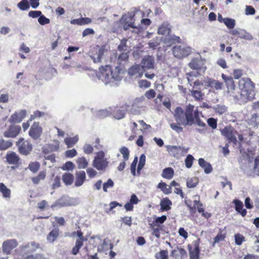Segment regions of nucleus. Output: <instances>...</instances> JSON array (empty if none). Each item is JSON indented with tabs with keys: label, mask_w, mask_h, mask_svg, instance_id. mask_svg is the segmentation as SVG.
<instances>
[{
	"label": "nucleus",
	"mask_w": 259,
	"mask_h": 259,
	"mask_svg": "<svg viewBox=\"0 0 259 259\" xmlns=\"http://www.w3.org/2000/svg\"><path fill=\"white\" fill-rule=\"evenodd\" d=\"M123 71L118 67L112 69L109 65L99 68L96 75L97 78L105 84L116 83L123 77Z\"/></svg>",
	"instance_id": "nucleus-1"
},
{
	"label": "nucleus",
	"mask_w": 259,
	"mask_h": 259,
	"mask_svg": "<svg viewBox=\"0 0 259 259\" xmlns=\"http://www.w3.org/2000/svg\"><path fill=\"white\" fill-rule=\"evenodd\" d=\"M194 106L189 105L186 110L184 111L181 107H177L174 112L176 121L182 125H191L194 123L193 115Z\"/></svg>",
	"instance_id": "nucleus-2"
},
{
	"label": "nucleus",
	"mask_w": 259,
	"mask_h": 259,
	"mask_svg": "<svg viewBox=\"0 0 259 259\" xmlns=\"http://www.w3.org/2000/svg\"><path fill=\"white\" fill-rule=\"evenodd\" d=\"M138 14V12H137L136 14L134 15V17H132L131 15H123L120 20V25L118 26L119 27H120L121 25L123 27L124 30H126L129 29L130 28H134L136 30H133L132 32L135 31L136 33H138L140 31L141 29L143 27V26H146L149 25L151 22L149 19H142L141 20V23L142 26H136L135 23L136 21V16Z\"/></svg>",
	"instance_id": "nucleus-3"
},
{
	"label": "nucleus",
	"mask_w": 259,
	"mask_h": 259,
	"mask_svg": "<svg viewBox=\"0 0 259 259\" xmlns=\"http://www.w3.org/2000/svg\"><path fill=\"white\" fill-rule=\"evenodd\" d=\"M239 87L241 91L240 96L243 100H251L253 99L254 86L249 78H241L239 81Z\"/></svg>",
	"instance_id": "nucleus-4"
},
{
	"label": "nucleus",
	"mask_w": 259,
	"mask_h": 259,
	"mask_svg": "<svg viewBox=\"0 0 259 259\" xmlns=\"http://www.w3.org/2000/svg\"><path fill=\"white\" fill-rule=\"evenodd\" d=\"M172 54L178 59H183L191 54L192 48L185 44L178 45L172 49Z\"/></svg>",
	"instance_id": "nucleus-5"
},
{
	"label": "nucleus",
	"mask_w": 259,
	"mask_h": 259,
	"mask_svg": "<svg viewBox=\"0 0 259 259\" xmlns=\"http://www.w3.org/2000/svg\"><path fill=\"white\" fill-rule=\"evenodd\" d=\"M108 161L105 157V153L99 151L96 155L93 161V165L99 170H104L108 166Z\"/></svg>",
	"instance_id": "nucleus-6"
},
{
	"label": "nucleus",
	"mask_w": 259,
	"mask_h": 259,
	"mask_svg": "<svg viewBox=\"0 0 259 259\" xmlns=\"http://www.w3.org/2000/svg\"><path fill=\"white\" fill-rule=\"evenodd\" d=\"M168 152L174 157L178 158L187 153L189 148L177 146H168L167 147Z\"/></svg>",
	"instance_id": "nucleus-7"
},
{
	"label": "nucleus",
	"mask_w": 259,
	"mask_h": 259,
	"mask_svg": "<svg viewBox=\"0 0 259 259\" xmlns=\"http://www.w3.org/2000/svg\"><path fill=\"white\" fill-rule=\"evenodd\" d=\"M190 67L194 70L196 74H201L204 72L206 70V66H204L203 62L198 59H194L189 63Z\"/></svg>",
	"instance_id": "nucleus-8"
},
{
	"label": "nucleus",
	"mask_w": 259,
	"mask_h": 259,
	"mask_svg": "<svg viewBox=\"0 0 259 259\" xmlns=\"http://www.w3.org/2000/svg\"><path fill=\"white\" fill-rule=\"evenodd\" d=\"M19 152L24 155L28 154L32 150V145L28 141H24L23 138H20L16 142Z\"/></svg>",
	"instance_id": "nucleus-9"
},
{
	"label": "nucleus",
	"mask_w": 259,
	"mask_h": 259,
	"mask_svg": "<svg viewBox=\"0 0 259 259\" xmlns=\"http://www.w3.org/2000/svg\"><path fill=\"white\" fill-rule=\"evenodd\" d=\"M42 133V128L39 122H34L29 131V136L34 140L38 139Z\"/></svg>",
	"instance_id": "nucleus-10"
},
{
	"label": "nucleus",
	"mask_w": 259,
	"mask_h": 259,
	"mask_svg": "<svg viewBox=\"0 0 259 259\" xmlns=\"http://www.w3.org/2000/svg\"><path fill=\"white\" fill-rule=\"evenodd\" d=\"M26 114L27 111L25 109L17 111L11 115L9 121L13 123H20L26 117Z\"/></svg>",
	"instance_id": "nucleus-11"
},
{
	"label": "nucleus",
	"mask_w": 259,
	"mask_h": 259,
	"mask_svg": "<svg viewBox=\"0 0 259 259\" xmlns=\"http://www.w3.org/2000/svg\"><path fill=\"white\" fill-rule=\"evenodd\" d=\"M155 60L151 56L144 57L141 62V66L143 71L154 69L155 66Z\"/></svg>",
	"instance_id": "nucleus-12"
},
{
	"label": "nucleus",
	"mask_w": 259,
	"mask_h": 259,
	"mask_svg": "<svg viewBox=\"0 0 259 259\" xmlns=\"http://www.w3.org/2000/svg\"><path fill=\"white\" fill-rule=\"evenodd\" d=\"M21 127L19 125H11L4 133V136L6 138H14L20 133Z\"/></svg>",
	"instance_id": "nucleus-13"
},
{
	"label": "nucleus",
	"mask_w": 259,
	"mask_h": 259,
	"mask_svg": "<svg viewBox=\"0 0 259 259\" xmlns=\"http://www.w3.org/2000/svg\"><path fill=\"white\" fill-rule=\"evenodd\" d=\"M18 245L17 242L15 239H9L4 241L3 243V251L4 253L8 254L11 253L12 249Z\"/></svg>",
	"instance_id": "nucleus-14"
},
{
	"label": "nucleus",
	"mask_w": 259,
	"mask_h": 259,
	"mask_svg": "<svg viewBox=\"0 0 259 259\" xmlns=\"http://www.w3.org/2000/svg\"><path fill=\"white\" fill-rule=\"evenodd\" d=\"M144 71L138 64H135L131 66L128 70V74L131 76L134 77H142Z\"/></svg>",
	"instance_id": "nucleus-15"
},
{
	"label": "nucleus",
	"mask_w": 259,
	"mask_h": 259,
	"mask_svg": "<svg viewBox=\"0 0 259 259\" xmlns=\"http://www.w3.org/2000/svg\"><path fill=\"white\" fill-rule=\"evenodd\" d=\"M221 134L225 136L229 142L235 143L236 138L233 129L231 127H226L221 131Z\"/></svg>",
	"instance_id": "nucleus-16"
},
{
	"label": "nucleus",
	"mask_w": 259,
	"mask_h": 259,
	"mask_svg": "<svg viewBox=\"0 0 259 259\" xmlns=\"http://www.w3.org/2000/svg\"><path fill=\"white\" fill-rule=\"evenodd\" d=\"M198 74L195 71H192L187 74L188 82L191 85H193V89H199V87L203 86V83L199 80L193 81L192 77L196 76Z\"/></svg>",
	"instance_id": "nucleus-17"
},
{
	"label": "nucleus",
	"mask_w": 259,
	"mask_h": 259,
	"mask_svg": "<svg viewBox=\"0 0 259 259\" xmlns=\"http://www.w3.org/2000/svg\"><path fill=\"white\" fill-rule=\"evenodd\" d=\"M222 77L224 80L227 88V92L229 93L231 91L234 90L235 85L233 78L230 76H227L224 74H222Z\"/></svg>",
	"instance_id": "nucleus-18"
},
{
	"label": "nucleus",
	"mask_w": 259,
	"mask_h": 259,
	"mask_svg": "<svg viewBox=\"0 0 259 259\" xmlns=\"http://www.w3.org/2000/svg\"><path fill=\"white\" fill-rule=\"evenodd\" d=\"M205 83L207 87H209L211 89H213L216 90H221L223 87V83L220 81L217 80L212 79L209 78L206 79Z\"/></svg>",
	"instance_id": "nucleus-19"
},
{
	"label": "nucleus",
	"mask_w": 259,
	"mask_h": 259,
	"mask_svg": "<svg viewBox=\"0 0 259 259\" xmlns=\"http://www.w3.org/2000/svg\"><path fill=\"white\" fill-rule=\"evenodd\" d=\"M39 247L38 244L34 242H31V243H28L25 245L21 247V251L23 252L26 253H31Z\"/></svg>",
	"instance_id": "nucleus-20"
},
{
	"label": "nucleus",
	"mask_w": 259,
	"mask_h": 259,
	"mask_svg": "<svg viewBox=\"0 0 259 259\" xmlns=\"http://www.w3.org/2000/svg\"><path fill=\"white\" fill-rule=\"evenodd\" d=\"M187 253L186 250L181 247H177L172 250L171 255L175 259H182L186 256Z\"/></svg>",
	"instance_id": "nucleus-21"
},
{
	"label": "nucleus",
	"mask_w": 259,
	"mask_h": 259,
	"mask_svg": "<svg viewBox=\"0 0 259 259\" xmlns=\"http://www.w3.org/2000/svg\"><path fill=\"white\" fill-rule=\"evenodd\" d=\"M19 157L13 151L8 152L6 155L7 161L10 164H16L19 161Z\"/></svg>",
	"instance_id": "nucleus-22"
},
{
	"label": "nucleus",
	"mask_w": 259,
	"mask_h": 259,
	"mask_svg": "<svg viewBox=\"0 0 259 259\" xmlns=\"http://www.w3.org/2000/svg\"><path fill=\"white\" fill-rule=\"evenodd\" d=\"M86 179L85 173L84 171H79L76 173L75 185L76 187L81 186Z\"/></svg>",
	"instance_id": "nucleus-23"
},
{
	"label": "nucleus",
	"mask_w": 259,
	"mask_h": 259,
	"mask_svg": "<svg viewBox=\"0 0 259 259\" xmlns=\"http://www.w3.org/2000/svg\"><path fill=\"white\" fill-rule=\"evenodd\" d=\"M199 165L204 169L205 173L208 174L212 171V168L210 164L206 162L203 158H199Z\"/></svg>",
	"instance_id": "nucleus-24"
},
{
	"label": "nucleus",
	"mask_w": 259,
	"mask_h": 259,
	"mask_svg": "<svg viewBox=\"0 0 259 259\" xmlns=\"http://www.w3.org/2000/svg\"><path fill=\"white\" fill-rule=\"evenodd\" d=\"M0 192L2 193L4 198L9 199L11 198V190L8 188L3 183H0Z\"/></svg>",
	"instance_id": "nucleus-25"
},
{
	"label": "nucleus",
	"mask_w": 259,
	"mask_h": 259,
	"mask_svg": "<svg viewBox=\"0 0 259 259\" xmlns=\"http://www.w3.org/2000/svg\"><path fill=\"white\" fill-rule=\"evenodd\" d=\"M233 202L235 205V210L240 213L242 217H244L246 214L247 211L245 209H243L242 202L237 199L234 200Z\"/></svg>",
	"instance_id": "nucleus-26"
},
{
	"label": "nucleus",
	"mask_w": 259,
	"mask_h": 259,
	"mask_svg": "<svg viewBox=\"0 0 259 259\" xmlns=\"http://www.w3.org/2000/svg\"><path fill=\"white\" fill-rule=\"evenodd\" d=\"M170 29L169 24L163 23L158 29V33L161 35H167L169 33Z\"/></svg>",
	"instance_id": "nucleus-27"
},
{
	"label": "nucleus",
	"mask_w": 259,
	"mask_h": 259,
	"mask_svg": "<svg viewBox=\"0 0 259 259\" xmlns=\"http://www.w3.org/2000/svg\"><path fill=\"white\" fill-rule=\"evenodd\" d=\"M79 140L78 136L76 135L73 137H67L64 139V142L68 148L72 147L77 143Z\"/></svg>",
	"instance_id": "nucleus-28"
},
{
	"label": "nucleus",
	"mask_w": 259,
	"mask_h": 259,
	"mask_svg": "<svg viewBox=\"0 0 259 259\" xmlns=\"http://www.w3.org/2000/svg\"><path fill=\"white\" fill-rule=\"evenodd\" d=\"M171 204V201L168 198H164L161 200L160 203L161 209L162 211L168 210L170 209Z\"/></svg>",
	"instance_id": "nucleus-29"
},
{
	"label": "nucleus",
	"mask_w": 259,
	"mask_h": 259,
	"mask_svg": "<svg viewBox=\"0 0 259 259\" xmlns=\"http://www.w3.org/2000/svg\"><path fill=\"white\" fill-rule=\"evenodd\" d=\"M150 227L152 230V234L157 238L160 237V231L162 229V226L159 225H156L154 223H150Z\"/></svg>",
	"instance_id": "nucleus-30"
},
{
	"label": "nucleus",
	"mask_w": 259,
	"mask_h": 259,
	"mask_svg": "<svg viewBox=\"0 0 259 259\" xmlns=\"http://www.w3.org/2000/svg\"><path fill=\"white\" fill-rule=\"evenodd\" d=\"M127 107L126 106H124L121 107V109H118L114 114V117L117 119H121L123 118L126 112Z\"/></svg>",
	"instance_id": "nucleus-31"
},
{
	"label": "nucleus",
	"mask_w": 259,
	"mask_h": 259,
	"mask_svg": "<svg viewBox=\"0 0 259 259\" xmlns=\"http://www.w3.org/2000/svg\"><path fill=\"white\" fill-rule=\"evenodd\" d=\"M73 180L74 177L70 173L66 172L62 176V180L66 185H70L73 183Z\"/></svg>",
	"instance_id": "nucleus-32"
},
{
	"label": "nucleus",
	"mask_w": 259,
	"mask_h": 259,
	"mask_svg": "<svg viewBox=\"0 0 259 259\" xmlns=\"http://www.w3.org/2000/svg\"><path fill=\"white\" fill-rule=\"evenodd\" d=\"M174 175V171L171 167H167L164 169L162 171V177L166 179H171Z\"/></svg>",
	"instance_id": "nucleus-33"
},
{
	"label": "nucleus",
	"mask_w": 259,
	"mask_h": 259,
	"mask_svg": "<svg viewBox=\"0 0 259 259\" xmlns=\"http://www.w3.org/2000/svg\"><path fill=\"white\" fill-rule=\"evenodd\" d=\"M157 188H159L165 194H169L171 192V187L166 183L160 182L158 184Z\"/></svg>",
	"instance_id": "nucleus-34"
},
{
	"label": "nucleus",
	"mask_w": 259,
	"mask_h": 259,
	"mask_svg": "<svg viewBox=\"0 0 259 259\" xmlns=\"http://www.w3.org/2000/svg\"><path fill=\"white\" fill-rule=\"evenodd\" d=\"M199 254V248L198 243H195V247L190 251V259H198Z\"/></svg>",
	"instance_id": "nucleus-35"
},
{
	"label": "nucleus",
	"mask_w": 259,
	"mask_h": 259,
	"mask_svg": "<svg viewBox=\"0 0 259 259\" xmlns=\"http://www.w3.org/2000/svg\"><path fill=\"white\" fill-rule=\"evenodd\" d=\"M76 162L79 169H84L87 167L88 165V162L83 157H78L76 160Z\"/></svg>",
	"instance_id": "nucleus-36"
},
{
	"label": "nucleus",
	"mask_w": 259,
	"mask_h": 259,
	"mask_svg": "<svg viewBox=\"0 0 259 259\" xmlns=\"http://www.w3.org/2000/svg\"><path fill=\"white\" fill-rule=\"evenodd\" d=\"M12 145L13 144L10 141L0 139V150H6L11 147Z\"/></svg>",
	"instance_id": "nucleus-37"
},
{
	"label": "nucleus",
	"mask_w": 259,
	"mask_h": 259,
	"mask_svg": "<svg viewBox=\"0 0 259 259\" xmlns=\"http://www.w3.org/2000/svg\"><path fill=\"white\" fill-rule=\"evenodd\" d=\"M59 235V229L55 228L53 229L48 235V240L51 242H53Z\"/></svg>",
	"instance_id": "nucleus-38"
},
{
	"label": "nucleus",
	"mask_w": 259,
	"mask_h": 259,
	"mask_svg": "<svg viewBox=\"0 0 259 259\" xmlns=\"http://www.w3.org/2000/svg\"><path fill=\"white\" fill-rule=\"evenodd\" d=\"M17 7L21 11H26L30 8V4L28 0H22L17 4Z\"/></svg>",
	"instance_id": "nucleus-39"
},
{
	"label": "nucleus",
	"mask_w": 259,
	"mask_h": 259,
	"mask_svg": "<svg viewBox=\"0 0 259 259\" xmlns=\"http://www.w3.org/2000/svg\"><path fill=\"white\" fill-rule=\"evenodd\" d=\"M238 35L240 38L245 39L246 40H251L253 38L252 36L244 29H240L238 32Z\"/></svg>",
	"instance_id": "nucleus-40"
},
{
	"label": "nucleus",
	"mask_w": 259,
	"mask_h": 259,
	"mask_svg": "<svg viewBox=\"0 0 259 259\" xmlns=\"http://www.w3.org/2000/svg\"><path fill=\"white\" fill-rule=\"evenodd\" d=\"M191 95L196 100H200L203 99L204 94L198 89H192L191 91Z\"/></svg>",
	"instance_id": "nucleus-41"
},
{
	"label": "nucleus",
	"mask_w": 259,
	"mask_h": 259,
	"mask_svg": "<svg viewBox=\"0 0 259 259\" xmlns=\"http://www.w3.org/2000/svg\"><path fill=\"white\" fill-rule=\"evenodd\" d=\"M198 183V179L196 177L188 178L187 181V186L188 188L195 187Z\"/></svg>",
	"instance_id": "nucleus-42"
},
{
	"label": "nucleus",
	"mask_w": 259,
	"mask_h": 259,
	"mask_svg": "<svg viewBox=\"0 0 259 259\" xmlns=\"http://www.w3.org/2000/svg\"><path fill=\"white\" fill-rule=\"evenodd\" d=\"M156 259H168V251L166 250H162L156 253L155 255Z\"/></svg>",
	"instance_id": "nucleus-43"
},
{
	"label": "nucleus",
	"mask_w": 259,
	"mask_h": 259,
	"mask_svg": "<svg viewBox=\"0 0 259 259\" xmlns=\"http://www.w3.org/2000/svg\"><path fill=\"white\" fill-rule=\"evenodd\" d=\"M75 167V165L71 161H67L64 163L61 168L63 170L72 171Z\"/></svg>",
	"instance_id": "nucleus-44"
},
{
	"label": "nucleus",
	"mask_w": 259,
	"mask_h": 259,
	"mask_svg": "<svg viewBox=\"0 0 259 259\" xmlns=\"http://www.w3.org/2000/svg\"><path fill=\"white\" fill-rule=\"evenodd\" d=\"M83 242H81L79 240H76L75 246L73 247L72 249V253L73 255L77 254L80 248L82 246Z\"/></svg>",
	"instance_id": "nucleus-45"
},
{
	"label": "nucleus",
	"mask_w": 259,
	"mask_h": 259,
	"mask_svg": "<svg viewBox=\"0 0 259 259\" xmlns=\"http://www.w3.org/2000/svg\"><path fill=\"white\" fill-rule=\"evenodd\" d=\"M146 162V156L143 154L140 157L139 162L138 165L137 171L140 172L141 170L143 168Z\"/></svg>",
	"instance_id": "nucleus-46"
},
{
	"label": "nucleus",
	"mask_w": 259,
	"mask_h": 259,
	"mask_svg": "<svg viewBox=\"0 0 259 259\" xmlns=\"http://www.w3.org/2000/svg\"><path fill=\"white\" fill-rule=\"evenodd\" d=\"M46 177V172L44 171H40L39 175L32 179V182L35 184H37L41 180H44Z\"/></svg>",
	"instance_id": "nucleus-47"
},
{
	"label": "nucleus",
	"mask_w": 259,
	"mask_h": 259,
	"mask_svg": "<svg viewBox=\"0 0 259 259\" xmlns=\"http://www.w3.org/2000/svg\"><path fill=\"white\" fill-rule=\"evenodd\" d=\"M194 120H195L197 125L200 127H204L205 126V123L201 121L199 117V113L197 110H196L194 112V115L193 116Z\"/></svg>",
	"instance_id": "nucleus-48"
},
{
	"label": "nucleus",
	"mask_w": 259,
	"mask_h": 259,
	"mask_svg": "<svg viewBox=\"0 0 259 259\" xmlns=\"http://www.w3.org/2000/svg\"><path fill=\"white\" fill-rule=\"evenodd\" d=\"M120 153L122 155L124 161L128 160L130 155L128 149L125 147H122L119 149Z\"/></svg>",
	"instance_id": "nucleus-49"
},
{
	"label": "nucleus",
	"mask_w": 259,
	"mask_h": 259,
	"mask_svg": "<svg viewBox=\"0 0 259 259\" xmlns=\"http://www.w3.org/2000/svg\"><path fill=\"white\" fill-rule=\"evenodd\" d=\"M225 234L223 233L222 231L219 232L214 238V241L212 243V246H214L215 244L219 243L221 241H223L225 239Z\"/></svg>",
	"instance_id": "nucleus-50"
},
{
	"label": "nucleus",
	"mask_w": 259,
	"mask_h": 259,
	"mask_svg": "<svg viewBox=\"0 0 259 259\" xmlns=\"http://www.w3.org/2000/svg\"><path fill=\"white\" fill-rule=\"evenodd\" d=\"M104 53V49L100 48L98 51L97 56L92 57L95 63L100 62L101 61L102 57Z\"/></svg>",
	"instance_id": "nucleus-51"
},
{
	"label": "nucleus",
	"mask_w": 259,
	"mask_h": 259,
	"mask_svg": "<svg viewBox=\"0 0 259 259\" xmlns=\"http://www.w3.org/2000/svg\"><path fill=\"white\" fill-rule=\"evenodd\" d=\"M224 23L229 29H232L235 25V21L233 19L225 18V20Z\"/></svg>",
	"instance_id": "nucleus-52"
},
{
	"label": "nucleus",
	"mask_w": 259,
	"mask_h": 259,
	"mask_svg": "<svg viewBox=\"0 0 259 259\" xmlns=\"http://www.w3.org/2000/svg\"><path fill=\"white\" fill-rule=\"evenodd\" d=\"M45 115V113L43 112H41L38 110L35 111L33 112V113L30 115L29 118V120L32 121V120L43 117Z\"/></svg>",
	"instance_id": "nucleus-53"
},
{
	"label": "nucleus",
	"mask_w": 259,
	"mask_h": 259,
	"mask_svg": "<svg viewBox=\"0 0 259 259\" xmlns=\"http://www.w3.org/2000/svg\"><path fill=\"white\" fill-rule=\"evenodd\" d=\"M72 236L73 237H77L78 238L76 239V240H79L81 241V242H83V241H86L87 239H85L83 236V234L80 231H77L76 232H74L72 233Z\"/></svg>",
	"instance_id": "nucleus-54"
},
{
	"label": "nucleus",
	"mask_w": 259,
	"mask_h": 259,
	"mask_svg": "<svg viewBox=\"0 0 259 259\" xmlns=\"http://www.w3.org/2000/svg\"><path fill=\"white\" fill-rule=\"evenodd\" d=\"M194 159V158L192 155H191L190 154H189L187 155V156L186 157V158L185 160L186 166L187 168H189L191 167Z\"/></svg>",
	"instance_id": "nucleus-55"
},
{
	"label": "nucleus",
	"mask_w": 259,
	"mask_h": 259,
	"mask_svg": "<svg viewBox=\"0 0 259 259\" xmlns=\"http://www.w3.org/2000/svg\"><path fill=\"white\" fill-rule=\"evenodd\" d=\"M38 22L40 25H45L49 24L50 23V20L41 14L39 18H38Z\"/></svg>",
	"instance_id": "nucleus-56"
},
{
	"label": "nucleus",
	"mask_w": 259,
	"mask_h": 259,
	"mask_svg": "<svg viewBox=\"0 0 259 259\" xmlns=\"http://www.w3.org/2000/svg\"><path fill=\"white\" fill-rule=\"evenodd\" d=\"M39 166L40 165L38 162H33L29 164L28 167L31 171L35 172L38 170Z\"/></svg>",
	"instance_id": "nucleus-57"
},
{
	"label": "nucleus",
	"mask_w": 259,
	"mask_h": 259,
	"mask_svg": "<svg viewBox=\"0 0 259 259\" xmlns=\"http://www.w3.org/2000/svg\"><path fill=\"white\" fill-rule=\"evenodd\" d=\"M214 110L216 113H218L220 115L223 114L225 113L227 111V108L225 106L223 105H217L214 107Z\"/></svg>",
	"instance_id": "nucleus-58"
},
{
	"label": "nucleus",
	"mask_w": 259,
	"mask_h": 259,
	"mask_svg": "<svg viewBox=\"0 0 259 259\" xmlns=\"http://www.w3.org/2000/svg\"><path fill=\"white\" fill-rule=\"evenodd\" d=\"M181 124L177 123H172L170 124V128L178 133L183 131V128L180 126Z\"/></svg>",
	"instance_id": "nucleus-59"
},
{
	"label": "nucleus",
	"mask_w": 259,
	"mask_h": 259,
	"mask_svg": "<svg viewBox=\"0 0 259 259\" xmlns=\"http://www.w3.org/2000/svg\"><path fill=\"white\" fill-rule=\"evenodd\" d=\"M244 240L245 238L243 235L240 234H237L235 235V241L237 245H240Z\"/></svg>",
	"instance_id": "nucleus-60"
},
{
	"label": "nucleus",
	"mask_w": 259,
	"mask_h": 259,
	"mask_svg": "<svg viewBox=\"0 0 259 259\" xmlns=\"http://www.w3.org/2000/svg\"><path fill=\"white\" fill-rule=\"evenodd\" d=\"M114 183L111 179H109L107 182L103 184V189L104 191L107 192L108 188H111L113 187Z\"/></svg>",
	"instance_id": "nucleus-61"
},
{
	"label": "nucleus",
	"mask_w": 259,
	"mask_h": 259,
	"mask_svg": "<svg viewBox=\"0 0 259 259\" xmlns=\"http://www.w3.org/2000/svg\"><path fill=\"white\" fill-rule=\"evenodd\" d=\"M138 85L140 88L146 89L149 88L151 85V83L146 80L142 79L139 81Z\"/></svg>",
	"instance_id": "nucleus-62"
},
{
	"label": "nucleus",
	"mask_w": 259,
	"mask_h": 259,
	"mask_svg": "<svg viewBox=\"0 0 259 259\" xmlns=\"http://www.w3.org/2000/svg\"><path fill=\"white\" fill-rule=\"evenodd\" d=\"M166 220V217L165 215H162L160 217L156 218L154 221L152 222L156 225H159L163 224Z\"/></svg>",
	"instance_id": "nucleus-63"
},
{
	"label": "nucleus",
	"mask_w": 259,
	"mask_h": 259,
	"mask_svg": "<svg viewBox=\"0 0 259 259\" xmlns=\"http://www.w3.org/2000/svg\"><path fill=\"white\" fill-rule=\"evenodd\" d=\"M42 13L40 11H30L29 12L28 15L29 17L32 18H39Z\"/></svg>",
	"instance_id": "nucleus-64"
}]
</instances>
